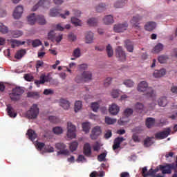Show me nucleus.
Here are the masks:
<instances>
[{
  "label": "nucleus",
  "instance_id": "1",
  "mask_svg": "<svg viewBox=\"0 0 177 177\" xmlns=\"http://www.w3.org/2000/svg\"><path fill=\"white\" fill-rule=\"evenodd\" d=\"M138 92H145V95L147 97L156 100V91L153 88L149 87V84L146 81H142L138 84Z\"/></svg>",
  "mask_w": 177,
  "mask_h": 177
},
{
  "label": "nucleus",
  "instance_id": "60",
  "mask_svg": "<svg viewBox=\"0 0 177 177\" xmlns=\"http://www.w3.org/2000/svg\"><path fill=\"white\" fill-rule=\"evenodd\" d=\"M44 150L46 151V153H53V151H55V149L53 148V147L50 146V145H47L44 147Z\"/></svg>",
  "mask_w": 177,
  "mask_h": 177
},
{
  "label": "nucleus",
  "instance_id": "56",
  "mask_svg": "<svg viewBox=\"0 0 177 177\" xmlns=\"http://www.w3.org/2000/svg\"><path fill=\"white\" fill-rule=\"evenodd\" d=\"M56 37V34L55 33V30H50L48 32V38L51 41H55V37Z\"/></svg>",
  "mask_w": 177,
  "mask_h": 177
},
{
  "label": "nucleus",
  "instance_id": "15",
  "mask_svg": "<svg viewBox=\"0 0 177 177\" xmlns=\"http://www.w3.org/2000/svg\"><path fill=\"white\" fill-rule=\"evenodd\" d=\"M160 169L162 171V174L165 175L166 174H172V166L167 165L166 166L160 165Z\"/></svg>",
  "mask_w": 177,
  "mask_h": 177
},
{
  "label": "nucleus",
  "instance_id": "34",
  "mask_svg": "<svg viewBox=\"0 0 177 177\" xmlns=\"http://www.w3.org/2000/svg\"><path fill=\"white\" fill-rule=\"evenodd\" d=\"M160 169V166L159 167H157L155 169H150L149 171L147 172V175H149V176L154 177L156 176V174H157Z\"/></svg>",
  "mask_w": 177,
  "mask_h": 177
},
{
  "label": "nucleus",
  "instance_id": "48",
  "mask_svg": "<svg viewBox=\"0 0 177 177\" xmlns=\"http://www.w3.org/2000/svg\"><path fill=\"white\" fill-rule=\"evenodd\" d=\"M53 132L55 135H61V133H63V129L60 127H56L53 129Z\"/></svg>",
  "mask_w": 177,
  "mask_h": 177
},
{
  "label": "nucleus",
  "instance_id": "21",
  "mask_svg": "<svg viewBox=\"0 0 177 177\" xmlns=\"http://www.w3.org/2000/svg\"><path fill=\"white\" fill-rule=\"evenodd\" d=\"M167 71L164 68L159 71H155L153 73V77H155V78H161V77H164V75H165Z\"/></svg>",
  "mask_w": 177,
  "mask_h": 177
},
{
  "label": "nucleus",
  "instance_id": "40",
  "mask_svg": "<svg viewBox=\"0 0 177 177\" xmlns=\"http://www.w3.org/2000/svg\"><path fill=\"white\" fill-rule=\"evenodd\" d=\"M28 97H32V99H39V93L38 92H28Z\"/></svg>",
  "mask_w": 177,
  "mask_h": 177
},
{
  "label": "nucleus",
  "instance_id": "20",
  "mask_svg": "<svg viewBox=\"0 0 177 177\" xmlns=\"http://www.w3.org/2000/svg\"><path fill=\"white\" fill-rule=\"evenodd\" d=\"M156 26L157 25L155 22L149 21L146 24V25L145 26V28L147 31H153V30H154Z\"/></svg>",
  "mask_w": 177,
  "mask_h": 177
},
{
  "label": "nucleus",
  "instance_id": "55",
  "mask_svg": "<svg viewBox=\"0 0 177 177\" xmlns=\"http://www.w3.org/2000/svg\"><path fill=\"white\" fill-rule=\"evenodd\" d=\"M1 32L2 34H8L9 32V28L7 26H5L3 24H1Z\"/></svg>",
  "mask_w": 177,
  "mask_h": 177
},
{
  "label": "nucleus",
  "instance_id": "7",
  "mask_svg": "<svg viewBox=\"0 0 177 177\" xmlns=\"http://www.w3.org/2000/svg\"><path fill=\"white\" fill-rule=\"evenodd\" d=\"M68 132H67V136L69 139H75L76 138L77 135L75 134V126L73 124V123L68 122Z\"/></svg>",
  "mask_w": 177,
  "mask_h": 177
},
{
  "label": "nucleus",
  "instance_id": "51",
  "mask_svg": "<svg viewBox=\"0 0 177 177\" xmlns=\"http://www.w3.org/2000/svg\"><path fill=\"white\" fill-rule=\"evenodd\" d=\"M71 23L72 24H74L76 27L78 26H81L82 23L81 21L79 20L77 18H75V17H73L71 18Z\"/></svg>",
  "mask_w": 177,
  "mask_h": 177
},
{
  "label": "nucleus",
  "instance_id": "54",
  "mask_svg": "<svg viewBox=\"0 0 177 177\" xmlns=\"http://www.w3.org/2000/svg\"><path fill=\"white\" fill-rule=\"evenodd\" d=\"M125 5V2L122 1V0H120L116 1L114 4L115 8H122Z\"/></svg>",
  "mask_w": 177,
  "mask_h": 177
},
{
  "label": "nucleus",
  "instance_id": "2",
  "mask_svg": "<svg viewBox=\"0 0 177 177\" xmlns=\"http://www.w3.org/2000/svg\"><path fill=\"white\" fill-rule=\"evenodd\" d=\"M75 81L80 84L81 82H89L92 81V72L84 71L81 75H77L75 79Z\"/></svg>",
  "mask_w": 177,
  "mask_h": 177
},
{
  "label": "nucleus",
  "instance_id": "5",
  "mask_svg": "<svg viewBox=\"0 0 177 177\" xmlns=\"http://www.w3.org/2000/svg\"><path fill=\"white\" fill-rule=\"evenodd\" d=\"M38 114H39V109L38 105L34 104L30 110L26 112V117L30 120H35L38 117Z\"/></svg>",
  "mask_w": 177,
  "mask_h": 177
},
{
  "label": "nucleus",
  "instance_id": "53",
  "mask_svg": "<svg viewBox=\"0 0 177 177\" xmlns=\"http://www.w3.org/2000/svg\"><path fill=\"white\" fill-rule=\"evenodd\" d=\"M35 84L38 88H39V85L45 84V79L44 78V77H42V75H41L40 80L35 81Z\"/></svg>",
  "mask_w": 177,
  "mask_h": 177
},
{
  "label": "nucleus",
  "instance_id": "62",
  "mask_svg": "<svg viewBox=\"0 0 177 177\" xmlns=\"http://www.w3.org/2000/svg\"><path fill=\"white\" fill-rule=\"evenodd\" d=\"M53 93H55V91H53V90L49 88H46L44 91V95H53Z\"/></svg>",
  "mask_w": 177,
  "mask_h": 177
},
{
  "label": "nucleus",
  "instance_id": "18",
  "mask_svg": "<svg viewBox=\"0 0 177 177\" xmlns=\"http://www.w3.org/2000/svg\"><path fill=\"white\" fill-rule=\"evenodd\" d=\"M140 20H142V17L140 15L133 17L132 19L131 20L133 27H139V21H140Z\"/></svg>",
  "mask_w": 177,
  "mask_h": 177
},
{
  "label": "nucleus",
  "instance_id": "38",
  "mask_svg": "<svg viewBox=\"0 0 177 177\" xmlns=\"http://www.w3.org/2000/svg\"><path fill=\"white\" fill-rule=\"evenodd\" d=\"M36 21H37V23L41 25L46 24V20H45V17L42 15H37Z\"/></svg>",
  "mask_w": 177,
  "mask_h": 177
},
{
  "label": "nucleus",
  "instance_id": "44",
  "mask_svg": "<svg viewBox=\"0 0 177 177\" xmlns=\"http://www.w3.org/2000/svg\"><path fill=\"white\" fill-rule=\"evenodd\" d=\"M106 53L109 57H113L114 55V51L113 50V47L110 44L106 46Z\"/></svg>",
  "mask_w": 177,
  "mask_h": 177
},
{
  "label": "nucleus",
  "instance_id": "46",
  "mask_svg": "<svg viewBox=\"0 0 177 177\" xmlns=\"http://www.w3.org/2000/svg\"><path fill=\"white\" fill-rule=\"evenodd\" d=\"M105 122L106 124H108V125H112L113 124H115V122H117V119H113L110 117H106Z\"/></svg>",
  "mask_w": 177,
  "mask_h": 177
},
{
  "label": "nucleus",
  "instance_id": "41",
  "mask_svg": "<svg viewBox=\"0 0 177 177\" xmlns=\"http://www.w3.org/2000/svg\"><path fill=\"white\" fill-rule=\"evenodd\" d=\"M70 150L71 151H75V150H77V149H78V142L77 141H73L71 143L70 146H69Z\"/></svg>",
  "mask_w": 177,
  "mask_h": 177
},
{
  "label": "nucleus",
  "instance_id": "4",
  "mask_svg": "<svg viewBox=\"0 0 177 177\" xmlns=\"http://www.w3.org/2000/svg\"><path fill=\"white\" fill-rule=\"evenodd\" d=\"M55 149L59 150L57 153V156H70V151L67 149V145L63 142H57L55 144Z\"/></svg>",
  "mask_w": 177,
  "mask_h": 177
},
{
  "label": "nucleus",
  "instance_id": "30",
  "mask_svg": "<svg viewBox=\"0 0 177 177\" xmlns=\"http://www.w3.org/2000/svg\"><path fill=\"white\" fill-rule=\"evenodd\" d=\"M82 129L85 133H89V131H91V123L88 122L82 123Z\"/></svg>",
  "mask_w": 177,
  "mask_h": 177
},
{
  "label": "nucleus",
  "instance_id": "32",
  "mask_svg": "<svg viewBox=\"0 0 177 177\" xmlns=\"http://www.w3.org/2000/svg\"><path fill=\"white\" fill-rule=\"evenodd\" d=\"M26 53H27V51H26V50L24 49L19 50L15 54V59H21V57H23V56H24Z\"/></svg>",
  "mask_w": 177,
  "mask_h": 177
},
{
  "label": "nucleus",
  "instance_id": "6",
  "mask_svg": "<svg viewBox=\"0 0 177 177\" xmlns=\"http://www.w3.org/2000/svg\"><path fill=\"white\" fill-rule=\"evenodd\" d=\"M115 52L116 57L120 60V62H125V60H127V54H125V51H124L122 47L118 46Z\"/></svg>",
  "mask_w": 177,
  "mask_h": 177
},
{
  "label": "nucleus",
  "instance_id": "35",
  "mask_svg": "<svg viewBox=\"0 0 177 177\" xmlns=\"http://www.w3.org/2000/svg\"><path fill=\"white\" fill-rule=\"evenodd\" d=\"M163 49H164V45H162L161 43H158L153 48V52L155 53H160V52H161V50H162Z\"/></svg>",
  "mask_w": 177,
  "mask_h": 177
},
{
  "label": "nucleus",
  "instance_id": "22",
  "mask_svg": "<svg viewBox=\"0 0 177 177\" xmlns=\"http://www.w3.org/2000/svg\"><path fill=\"white\" fill-rule=\"evenodd\" d=\"M158 104L160 107H165L167 104H168V100H167V97H161L158 100Z\"/></svg>",
  "mask_w": 177,
  "mask_h": 177
},
{
  "label": "nucleus",
  "instance_id": "9",
  "mask_svg": "<svg viewBox=\"0 0 177 177\" xmlns=\"http://www.w3.org/2000/svg\"><path fill=\"white\" fill-rule=\"evenodd\" d=\"M170 133H171V129L167 128L165 131L156 133L155 134V138L156 139H159V140L165 139L166 138H168V136L170 135Z\"/></svg>",
  "mask_w": 177,
  "mask_h": 177
},
{
  "label": "nucleus",
  "instance_id": "19",
  "mask_svg": "<svg viewBox=\"0 0 177 177\" xmlns=\"http://www.w3.org/2000/svg\"><path fill=\"white\" fill-rule=\"evenodd\" d=\"M59 105L63 107L64 110H68L70 109V102L65 99H61L59 101Z\"/></svg>",
  "mask_w": 177,
  "mask_h": 177
},
{
  "label": "nucleus",
  "instance_id": "52",
  "mask_svg": "<svg viewBox=\"0 0 177 177\" xmlns=\"http://www.w3.org/2000/svg\"><path fill=\"white\" fill-rule=\"evenodd\" d=\"M87 23L90 26H95L97 24V19L91 18L88 20Z\"/></svg>",
  "mask_w": 177,
  "mask_h": 177
},
{
  "label": "nucleus",
  "instance_id": "49",
  "mask_svg": "<svg viewBox=\"0 0 177 177\" xmlns=\"http://www.w3.org/2000/svg\"><path fill=\"white\" fill-rule=\"evenodd\" d=\"M73 56L75 57V59H78V57H81V49H80V48H75L73 50Z\"/></svg>",
  "mask_w": 177,
  "mask_h": 177
},
{
  "label": "nucleus",
  "instance_id": "36",
  "mask_svg": "<svg viewBox=\"0 0 177 177\" xmlns=\"http://www.w3.org/2000/svg\"><path fill=\"white\" fill-rule=\"evenodd\" d=\"M169 59V57L168 55H162L158 57V60L159 63H161L162 64L164 63H167Z\"/></svg>",
  "mask_w": 177,
  "mask_h": 177
},
{
  "label": "nucleus",
  "instance_id": "28",
  "mask_svg": "<svg viewBox=\"0 0 177 177\" xmlns=\"http://www.w3.org/2000/svg\"><path fill=\"white\" fill-rule=\"evenodd\" d=\"M146 126L147 128H151L156 124V119L153 118H147L146 120Z\"/></svg>",
  "mask_w": 177,
  "mask_h": 177
},
{
  "label": "nucleus",
  "instance_id": "39",
  "mask_svg": "<svg viewBox=\"0 0 177 177\" xmlns=\"http://www.w3.org/2000/svg\"><path fill=\"white\" fill-rule=\"evenodd\" d=\"M132 114H133V109L131 108L126 109L123 112V115H124V117H127L128 118H129Z\"/></svg>",
  "mask_w": 177,
  "mask_h": 177
},
{
  "label": "nucleus",
  "instance_id": "50",
  "mask_svg": "<svg viewBox=\"0 0 177 177\" xmlns=\"http://www.w3.org/2000/svg\"><path fill=\"white\" fill-rule=\"evenodd\" d=\"M106 156H107V153L103 152L102 153L98 155L97 160L100 161V162H102L103 161H106Z\"/></svg>",
  "mask_w": 177,
  "mask_h": 177
},
{
  "label": "nucleus",
  "instance_id": "3",
  "mask_svg": "<svg viewBox=\"0 0 177 177\" xmlns=\"http://www.w3.org/2000/svg\"><path fill=\"white\" fill-rule=\"evenodd\" d=\"M24 93V90L21 87L17 86L12 88V93H10V97L11 100L16 102V100H20V97Z\"/></svg>",
  "mask_w": 177,
  "mask_h": 177
},
{
  "label": "nucleus",
  "instance_id": "12",
  "mask_svg": "<svg viewBox=\"0 0 177 177\" xmlns=\"http://www.w3.org/2000/svg\"><path fill=\"white\" fill-rule=\"evenodd\" d=\"M124 140H126V139L124 138V137H118L115 138L113 145V150L115 151L120 149V147H121L122 142H124Z\"/></svg>",
  "mask_w": 177,
  "mask_h": 177
},
{
  "label": "nucleus",
  "instance_id": "37",
  "mask_svg": "<svg viewBox=\"0 0 177 177\" xmlns=\"http://www.w3.org/2000/svg\"><path fill=\"white\" fill-rule=\"evenodd\" d=\"M11 35L13 38H19L23 35V31L21 30H12Z\"/></svg>",
  "mask_w": 177,
  "mask_h": 177
},
{
  "label": "nucleus",
  "instance_id": "63",
  "mask_svg": "<svg viewBox=\"0 0 177 177\" xmlns=\"http://www.w3.org/2000/svg\"><path fill=\"white\" fill-rule=\"evenodd\" d=\"M112 80L111 77H107L104 82V86H109L111 84Z\"/></svg>",
  "mask_w": 177,
  "mask_h": 177
},
{
  "label": "nucleus",
  "instance_id": "29",
  "mask_svg": "<svg viewBox=\"0 0 177 177\" xmlns=\"http://www.w3.org/2000/svg\"><path fill=\"white\" fill-rule=\"evenodd\" d=\"M103 22L104 24L109 25V24H113L114 23V19H113V16L111 15H107L105 16L103 19Z\"/></svg>",
  "mask_w": 177,
  "mask_h": 177
},
{
  "label": "nucleus",
  "instance_id": "31",
  "mask_svg": "<svg viewBox=\"0 0 177 177\" xmlns=\"http://www.w3.org/2000/svg\"><path fill=\"white\" fill-rule=\"evenodd\" d=\"M46 3V1L40 0L35 6H33V8H32V11L35 12V10H37V9H38L39 6H41L44 8Z\"/></svg>",
  "mask_w": 177,
  "mask_h": 177
},
{
  "label": "nucleus",
  "instance_id": "14",
  "mask_svg": "<svg viewBox=\"0 0 177 177\" xmlns=\"http://www.w3.org/2000/svg\"><path fill=\"white\" fill-rule=\"evenodd\" d=\"M83 153L86 157H91L92 156V148L89 143H86L84 145Z\"/></svg>",
  "mask_w": 177,
  "mask_h": 177
},
{
  "label": "nucleus",
  "instance_id": "64",
  "mask_svg": "<svg viewBox=\"0 0 177 177\" xmlns=\"http://www.w3.org/2000/svg\"><path fill=\"white\" fill-rule=\"evenodd\" d=\"M48 120L50 122H53V124L57 122V118H56V116H49Z\"/></svg>",
  "mask_w": 177,
  "mask_h": 177
},
{
  "label": "nucleus",
  "instance_id": "17",
  "mask_svg": "<svg viewBox=\"0 0 177 177\" xmlns=\"http://www.w3.org/2000/svg\"><path fill=\"white\" fill-rule=\"evenodd\" d=\"M7 113L9 117H10L11 118H15V117L17 116V113H16V111H15V109H13V107H12V105L10 104H8L7 106Z\"/></svg>",
  "mask_w": 177,
  "mask_h": 177
},
{
  "label": "nucleus",
  "instance_id": "33",
  "mask_svg": "<svg viewBox=\"0 0 177 177\" xmlns=\"http://www.w3.org/2000/svg\"><path fill=\"white\" fill-rule=\"evenodd\" d=\"M119 125H125L127 122H129V118L123 115L118 121Z\"/></svg>",
  "mask_w": 177,
  "mask_h": 177
},
{
  "label": "nucleus",
  "instance_id": "8",
  "mask_svg": "<svg viewBox=\"0 0 177 177\" xmlns=\"http://www.w3.org/2000/svg\"><path fill=\"white\" fill-rule=\"evenodd\" d=\"M70 15V11H66L65 14H60V12H59V10L57 9H52L50 11V16L51 17H60L62 19H66V16Z\"/></svg>",
  "mask_w": 177,
  "mask_h": 177
},
{
  "label": "nucleus",
  "instance_id": "59",
  "mask_svg": "<svg viewBox=\"0 0 177 177\" xmlns=\"http://www.w3.org/2000/svg\"><path fill=\"white\" fill-rule=\"evenodd\" d=\"M40 45H42V42H41L39 39L33 40L32 42L33 48H37V46H40Z\"/></svg>",
  "mask_w": 177,
  "mask_h": 177
},
{
  "label": "nucleus",
  "instance_id": "26",
  "mask_svg": "<svg viewBox=\"0 0 177 177\" xmlns=\"http://www.w3.org/2000/svg\"><path fill=\"white\" fill-rule=\"evenodd\" d=\"M11 48H16V46H20V45H24L26 41H21L17 39H11Z\"/></svg>",
  "mask_w": 177,
  "mask_h": 177
},
{
  "label": "nucleus",
  "instance_id": "27",
  "mask_svg": "<svg viewBox=\"0 0 177 177\" xmlns=\"http://www.w3.org/2000/svg\"><path fill=\"white\" fill-rule=\"evenodd\" d=\"M36 21L37 16H35V13L31 14L28 17V23H29L31 26H34Z\"/></svg>",
  "mask_w": 177,
  "mask_h": 177
},
{
  "label": "nucleus",
  "instance_id": "23",
  "mask_svg": "<svg viewBox=\"0 0 177 177\" xmlns=\"http://www.w3.org/2000/svg\"><path fill=\"white\" fill-rule=\"evenodd\" d=\"M26 135H28L30 140L34 141L37 139V133L32 129L28 130Z\"/></svg>",
  "mask_w": 177,
  "mask_h": 177
},
{
  "label": "nucleus",
  "instance_id": "43",
  "mask_svg": "<svg viewBox=\"0 0 177 177\" xmlns=\"http://www.w3.org/2000/svg\"><path fill=\"white\" fill-rule=\"evenodd\" d=\"M124 85H125L127 88H133V85H135V82L132 81V80H126L123 82Z\"/></svg>",
  "mask_w": 177,
  "mask_h": 177
},
{
  "label": "nucleus",
  "instance_id": "57",
  "mask_svg": "<svg viewBox=\"0 0 177 177\" xmlns=\"http://www.w3.org/2000/svg\"><path fill=\"white\" fill-rule=\"evenodd\" d=\"M100 106V105L97 102L91 103V109L93 111H95V112L97 111V110H99Z\"/></svg>",
  "mask_w": 177,
  "mask_h": 177
},
{
  "label": "nucleus",
  "instance_id": "11",
  "mask_svg": "<svg viewBox=\"0 0 177 177\" xmlns=\"http://www.w3.org/2000/svg\"><path fill=\"white\" fill-rule=\"evenodd\" d=\"M127 28H128V23H124L115 25L113 30L115 32H124Z\"/></svg>",
  "mask_w": 177,
  "mask_h": 177
},
{
  "label": "nucleus",
  "instance_id": "13",
  "mask_svg": "<svg viewBox=\"0 0 177 177\" xmlns=\"http://www.w3.org/2000/svg\"><path fill=\"white\" fill-rule=\"evenodd\" d=\"M23 10H24L23 6H18L14 10V12L12 15L14 19H20V17H21V15H23Z\"/></svg>",
  "mask_w": 177,
  "mask_h": 177
},
{
  "label": "nucleus",
  "instance_id": "61",
  "mask_svg": "<svg viewBox=\"0 0 177 177\" xmlns=\"http://www.w3.org/2000/svg\"><path fill=\"white\" fill-rule=\"evenodd\" d=\"M144 107H145V105H143L140 102H137L134 106V108L136 109V110H138V111L143 110Z\"/></svg>",
  "mask_w": 177,
  "mask_h": 177
},
{
  "label": "nucleus",
  "instance_id": "16",
  "mask_svg": "<svg viewBox=\"0 0 177 177\" xmlns=\"http://www.w3.org/2000/svg\"><path fill=\"white\" fill-rule=\"evenodd\" d=\"M109 113L111 114V115H117V114L120 113V106L115 104H113L109 107Z\"/></svg>",
  "mask_w": 177,
  "mask_h": 177
},
{
  "label": "nucleus",
  "instance_id": "47",
  "mask_svg": "<svg viewBox=\"0 0 177 177\" xmlns=\"http://www.w3.org/2000/svg\"><path fill=\"white\" fill-rule=\"evenodd\" d=\"M81 109H82V102L81 101L76 102L75 103V113H78Z\"/></svg>",
  "mask_w": 177,
  "mask_h": 177
},
{
  "label": "nucleus",
  "instance_id": "45",
  "mask_svg": "<svg viewBox=\"0 0 177 177\" xmlns=\"http://www.w3.org/2000/svg\"><path fill=\"white\" fill-rule=\"evenodd\" d=\"M151 139H153L152 138L150 137H147L145 140H144V146H145V147H149V146H151L152 144L153 143L151 141Z\"/></svg>",
  "mask_w": 177,
  "mask_h": 177
},
{
  "label": "nucleus",
  "instance_id": "10",
  "mask_svg": "<svg viewBox=\"0 0 177 177\" xmlns=\"http://www.w3.org/2000/svg\"><path fill=\"white\" fill-rule=\"evenodd\" d=\"M102 134V129L100 127L97 126L94 127L92 130V133L91 134V138L92 140H96L97 139V137L100 136Z\"/></svg>",
  "mask_w": 177,
  "mask_h": 177
},
{
  "label": "nucleus",
  "instance_id": "25",
  "mask_svg": "<svg viewBox=\"0 0 177 177\" xmlns=\"http://www.w3.org/2000/svg\"><path fill=\"white\" fill-rule=\"evenodd\" d=\"M86 44H92L93 42V32H87L86 33Z\"/></svg>",
  "mask_w": 177,
  "mask_h": 177
},
{
  "label": "nucleus",
  "instance_id": "58",
  "mask_svg": "<svg viewBox=\"0 0 177 177\" xmlns=\"http://www.w3.org/2000/svg\"><path fill=\"white\" fill-rule=\"evenodd\" d=\"M112 97L114 99H117L118 96H120V91L119 90H113L111 93Z\"/></svg>",
  "mask_w": 177,
  "mask_h": 177
},
{
  "label": "nucleus",
  "instance_id": "24",
  "mask_svg": "<svg viewBox=\"0 0 177 177\" xmlns=\"http://www.w3.org/2000/svg\"><path fill=\"white\" fill-rule=\"evenodd\" d=\"M124 46L128 52H133V43L129 40L124 41Z\"/></svg>",
  "mask_w": 177,
  "mask_h": 177
},
{
  "label": "nucleus",
  "instance_id": "42",
  "mask_svg": "<svg viewBox=\"0 0 177 177\" xmlns=\"http://www.w3.org/2000/svg\"><path fill=\"white\" fill-rule=\"evenodd\" d=\"M106 10V4L101 3L96 7V11L98 12V13H100L102 12H104Z\"/></svg>",
  "mask_w": 177,
  "mask_h": 177
}]
</instances>
